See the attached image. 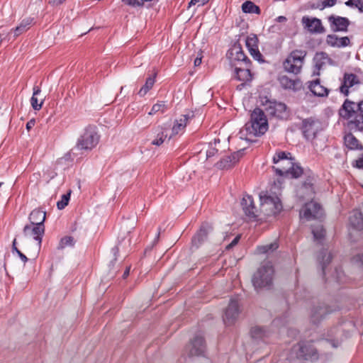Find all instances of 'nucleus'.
Here are the masks:
<instances>
[{
    "label": "nucleus",
    "mask_w": 363,
    "mask_h": 363,
    "mask_svg": "<svg viewBox=\"0 0 363 363\" xmlns=\"http://www.w3.org/2000/svg\"><path fill=\"white\" fill-rule=\"evenodd\" d=\"M267 130L268 123L264 111L256 108L250 115V121L240 130V138L245 137L246 140L253 141L252 137H260Z\"/></svg>",
    "instance_id": "f257e3e1"
},
{
    "label": "nucleus",
    "mask_w": 363,
    "mask_h": 363,
    "mask_svg": "<svg viewBox=\"0 0 363 363\" xmlns=\"http://www.w3.org/2000/svg\"><path fill=\"white\" fill-rule=\"evenodd\" d=\"M273 162L275 166L273 169L277 175L289 177L298 178L303 173V168L294 162L291 157V153L283 151L276 152L273 157Z\"/></svg>",
    "instance_id": "f03ea898"
},
{
    "label": "nucleus",
    "mask_w": 363,
    "mask_h": 363,
    "mask_svg": "<svg viewBox=\"0 0 363 363\" xmlns=\"http://www.w3.org/2000/svg\"><path fill=\"white\" fill-rule=\"evenodd\" d=\"M274 270L270 263L262 265L252 277V284L256 290L269 289L273 285Z\"/></svg>",
    "instance_id": "7ed1b4c3"
},
{
    "label": "nucleus",
    "mask_w": 363,
    "mask_h": 363,
    "mask_svg": "<svg viewBox=\"0 0 363 363\" xmlns=\"http://www.w3.org/2000/svg\"><path fill=\"white\" fill-rule=\"evenodd\" d=\"M260 211L267 216L277 215L282 210V204L277 196H272L268 192L259 194Z\"/></svg>",
    "instance_id": "20e7f679"
},
{
    "label": "nucleus",
    "mask_w": 363,
    "mask_h": 363,
    "mask_svg": "<svg viewBox=\"0 0 363 363\" xmlns=\"http://www.w3.org/2000/svg\"><path fill=\"white\" fill-rule=\"evenodd\" d=\"M306 54V51L303 50H293L283 62L284 70L294 74L300 73Z\"/></svg>",
    "instance_id": "39448f33"
},
{
    "label": "nucleus",
    "mask_w": 363,
    "mask_h": 363,
    "mask_svg": "<svg viewBox=\"0 0 363 363\" xmlns=\"http://www.w3.org/2000/svg\"><path fill=\"white\" fill-rule=\"evenodd\" d=\"M99 140V135L97 134L96 128L89 125L79 138L77 146L82 150H91L98 144Z\"/></svg>",
    "instance_id": "423d86ee"
},
{
    "label": "nucleus",
    "mask_w": 363,
    "mask_h": 363,
    "mask_svg": "<svg viewBox=\"0 0 363 363\" xmlns=\"http://www.w3.org/2000/svg\"><path fill=\"white\" fill-rule=\"evenodd\" d=\"M301 129L305 138L308 140H313L323 129V126L320 120L308 118L303 120Z\"/></svg>",
    "instance_id": "0eeeda50"
},
{
    "label": "nucleus",
    "mask_w": 363,
    "mask_h": 363,
    "mask_svg": "<svg viewBox=\"0 0 363 363\" xmlns=\"http://www.w3.org/2000/svg\"><path fill=\"white\" fill-rule=\"evenodd\" d=\"M293 351L298 359L312 361L318 357L317 350L310 342H300L294 346Z\"/></svg>",
    "instance_id": "6e6552de"
},
{
    "label": "nucleus",
    "mask_w": 363,
    "mask_h": 363,
    "mask_svg": "<svg viewBox=\"0 0 363 363\" xmlns=\"http://www.w3.org/2000/svg\"><path fill=\"white\" fill-rule=\"evenodd\" d=\"M206 350V342L203 336L196 335L186 346L184 352L190 357L203 356Z\"/></svg>",
    "instance_id": "1a4fd4ad"
},
{
    "label": "nucleus",
    "mask_w": 363,
    "mask_h": 363,
    "mask_svg": "<svg viewBox=\"0 0 363 363\" xmlns=\"http://www.w3.org/2000/svg\"><path fill=\"white\" fill-rule=\"evenodd\" d=\"M323 215V211L320 205L316 202L311 201L300 211L301 218H305L306 220L320 219Z\"/></svg>",
    "instance_id": "9d476101"
},
{
    "label": "nucleus",
    "mask_w": 363,
    "mask_h": 363,
    "mask_svg": "<svg viewBox=\"0 0 363 363\" xmlns=\"http://www.w3.org/2000/svg\"><path fill=\"white\" fill-rule=\"evenodd\" d=\"M265 111L269 116L283 118L286 116V106L277 101H267Z\"/></svg>",
    "instance_id": "9b49d317"
},
{
    "label": "nucleus",
    "mask_w": 363,
    "mask_h": 363,
    "mask_svg": "<svg viewBox=\"0 0 363 363\" xmlns=\"http://www.w3.org/2000/svg\"><path fill=\"white\" fill-rule=\"evenodd\" d=\"M301 23L304 28L311 33H323L325 32V28L319 18L305 16L302 17Z\"/></svg>",
    "instance_id": "f8f14e48"
},
{
    "label": "nucleus",
    "mask_w": 363,
    "mask_h": 363,
    "mask_svg": "<svg viewBox=\"0 0 363 363\" xmlns=\"http://www.w3.org/2000/svg\"><path fill=\"white\" fill-rule=\"evenodd\" d=\"M239 304L237 300L231 299L223 317L225 325H230L235 323L238 317Z\"/></svg>",
    "instance_id": "ddd939ff"
},
{
    "label": "nucleus",
    "mask_w": 363,
    "mask_h": 363,
    "mask_svg": "<svg viewBox=\"0 0 363 363\" xmlns=\"http://www.w3.org/2000/svg\"><path fill=\"white\" fill-rule=\"evenodd\" d=\"M45 233L44 225H27L23 228V234L26 237L30 238H33L38 242V248L40 247L42 242V238Z\"/></svg>",
    "instance_id": "4468645a"
},
{
    "label": "nucleus",
    "mask_w": 363,
    "mask_h": 363,
    "mask_svg": "<svg viewBox=\"0 0 363 363\" xmlns=\"http://www.w3.org/2000/svg\"><path fill=\"white\" fill-rule=\"evenodd\" d=\"M331 312L332 310L325 303H318L311 309V321L315 324L318 323Z\"/></svg>",
    "instance_id": "2eb2a0df"
},
{
    "label": "nucleus",
    "mask_w": 363,
    "mask_h": 363,
    "mask_svg": "<svg viewBox=\"0 0 363 363\" xmlns=\"http://www.w3.org/2000/svg\"><path fill=\"white\" fill-rule=\"evenodd\" d=\"M241 206L245 216L249 218H256L258 216L257 210L254 205L253 199L251 196L246 195L243 196Z\"/></svg>",
    "instance_id": "dca6fc26"
},
{
    "label": "nucleus",
    "mask_w": 363,
    "mask_h": 363,
    "mask_svg": "<svg viewBox=\"0 0 363 363\" xmlns=\"http://www.w3.org/2000/svg\"><path fill=\"white\" fill-rule=\"evenodd\" d=\"M212 230L211 225L204 223L201 225L198 233L193 237L192 246L198 248L207 238L208 233Z\"/></svg>",
    "instance_id": "f3484780"
},
{
    "label": "nucleus",
    "mask_w": 363,
    "mask_h": 363,
    "mask_svg": "<svg viewBox=\"0 0 363 363\" xmlns=\"http://www.w3.org/2000/svg\"><path fill=\"white\" fill-rule=\"evenodd\" d=\"M358 110L359 112L348 122L347 126L351 130L363 131V101L358 104Z\"/></svg>",
    "instance_id": "a211bd4d"
},
{
    "label": "nucleus",
    "mask_w": 363,
    "mask_h": 363,
    "mask_svg": "<svg viewBox=\"0 0 363 363\" xmlns=\"http://www.w3.org/2000/svg\"><path fill=\"white\" fill-rule=\"evenodd\" d=\"M328 21L333 31H346L350 24L349 20L345 17L330 16Z\"/></svg>",
    "instance_id": "6ab92c4d"
},
{
    "label": "nucleus",
    "mask_w": 363,
    "mask_h": 363,
    "mask_svg": "<svg viewBox=\"0 0 363 363\" xmlns=\"http://www.w3.org/2000/svg\"><path fill=\"white\" fill-rule=\"evenodd\" d=\"M242 151L235 152L230 155L222 158L218 163L220 169H228L235 165L242 156Z\"/></svg>",
    "instance_id": "aec40b11"
},
{
    "label": "nucleus",
    "mask_w": 363,
    "mask_h": 363,
    "mask_svg": "<svg viewBox=\"0 0 363 363\" xmlns=\"http://www.w3.org/2000/svg\"><path fill=\"white\" fill-rule=\"evenodd\" d=\"M359 83V81L357 75L352 73H345L344 74L342 84L340 87V91L345 96H347L349 94V88Z\"/></svg>",
    "instance_id": "412c9836"
},
{
    "label": "nucleus",
    "mask_w": 363,
    "mask_h": 363,
    "mask_svg": "<svg viewBox=\"0 0 363 363\" xmlns=\"http://www.w3.org/2000/svg\"><path fill=\"white\" fill-rule=\"evenodd\" d=\"M278 80L281 86L285 89L296 91L302 87V83L298 79H292L286 75H282L279 77Z\"/></svg>",
    "instance_id": "4be33fe9"
},
{
    "label": "nucleus",
    "mask_w": 363,
    "mask_h": 363,
    "mask_svg": "<svg viewBox=\"0 0 363 363\" xmlns=\"http://www.w3.org/2000/svg\"><path fill=\"white\" fill-rule=\"evenodd\" d=\"M325 340L330 342L333 347H337L342 340V331L338 326H335L328 330Z\"/></svg>",
    "instance_id": "5701e85b"
},
{
    "label": "nucleus",
    "mask_w": 363,
    "mask_h": 363,
    "mask_svg": "<svg viewBox=\"0 0 363 363\" xmlns=\"http://www.w3.org/2000/svg\"><path fill=\"white\" fill-rule=\"evenodd\" d=\"M356 109H358V104L346 100L342 107L340 109V116L344 118L349 119L352 118L353 115H357Z\"/></svg>",
    "instance_id": "b1692460"
},
{
    "label": "nucleus",
    "mask_w": 363,
    "mask_h": 363,
    "mask_svg": "<svg viewBox=\"0 0 363 363\" xmlns=\"http://www.w3.org/2000/svg\"><path fill=\"white\" fill-rule=\"evenodd\" d=\"M228 55L233 60H237L245 64H250V61L242 52L240 45H235L229 51Z\"/></svg>",
    "instance_id": "393cba45"
},
{
    "label": "nucleus",
    "mask_w": 363,
    "mask_h": 363,
    "mask_svg": "<svg viewBox=\"0 0 363 363\" xmlns=\"http://www.w3.org/2000/svg\"><path fill=\"white\" fill-rule=\"evenodd\" d=\"M330 61V57L328 54L323 52H317L313 58V62L315 63V67L317 70L314 74L319 75L320 70Z\"/></svg>",
    "instance_id": "a878e982"
},
{
    "label": "nucleus",
    "mask_w": 363,
    "mask_h": 363,
    "mask_svg": "<svg viewBox=\"0 0 363 363\" xmlns=\"http://www.w3.org/2000/svg\"><path fill=\"white\" fill-rule=\"evenodd\" d=\"M46 213L45 211L38 208L34 209L29 216V220L30 224L33 225H44L45 220Z\"/></svg>",
    "instance_id": "bb28decb"
},
{
    "label": "nucleus",
    "mask_w": 363,
    "mask_h": 363,
    "mask_svg": "<svg viewBox=\"0 0 363 363\" xmlns=\"http://www.w3.org/2000/svg\"><path fill=\"white\" fill-rule=\"evenodd\" d=\"M244 67H235V75L237 79L242 82H248L252 79V74L249 64H245Z\"/></svg>",
    "instance_id": "cd10ccee"
},
{
    "label": "nucleus",
    "mask_w": 363,
    "mask_h": 363,
    "mask_svg": "<svg viewBox=\"0 0 363 363\" xmlns=\"http://www.w3.org/2000/svg\"><path fill=\"white\" fill-rule=\"evenodd\" d=\"M309 89L314 95L321 97L328 96L329 92L326 87L320 84V79H318L311 82Z\"/></svg>",
    "instance_id": "c85d7f7f"
},
{
    "label": "nucleus",
    "mask_w": 363,
    "mask_h": 363,
    "mask_svg": "<svg viewBox=\"0 0 363 363\" xmlns=\"http://www.w3.org/2000/svg\"><path fill=\"white\" fill-rule=\"evenodd\" d=\"M350 43L348 37L338 38L335 35H328L327 43L333 47L342 48L347 46Z\"/></svg>",
    "instance_id": "c756f323"
},
{
    "label": "nucleus",
    "mask_w": 363,
    "mask_h": 363,
    "mask_svg": "<svg viewBox=\"0 0 363 363\" xmlns=\"http://www.w3.org/2000/svg\"><path fill=\"white\" fill-rule=\"evenodd\" d=\"M349 219L350 224L353 228L357 230H363V216L361 212L358 211H352Z\"/></svg>",
    "instance_id": "7c9ffc66"
},
{
    "label": "nucleus",
    "mask_w": 363,
    "mask_h": 363,
    "mask_svg": "<svg viewBox=\"0 0 363 363\" xmlns=\"http://www.w3.org/2000/svg\"><path fill=\"white\" fill-rule=\"evenodd\" d=\"M189 118H190V116L189 115H183L179 120H177L175 121V123L172 128L173 135H177L181 130L184 129Z\"/></svg>",
    "instance_id": "2f4dec72"
},
{
    "label": "nucleus",
    "mask_w": 363,
    "mask_h": 363,
    "mask_svg": "<svg viewBox=\"0 0 363 363\" xmlns=\"http://www.w3.org/2000/svg\"><path fill=\"white\" fill-rule=\"evenodd\" d=\"M33 20L30 18L23 19L20 25L13 30V38H16L25 31H26L30 26Z\"/></svg>",
    "instance_id": "473e14b6"
},
{
    "label": "nucleus",
    "mask_w": 363,
    "mask_h": 363,
    "mask_svg": "<svg viewBox=\"0 0 363 363\" xmlns=\"http://www.w3.org/2000/svg\"><path fill=\"white\" fill-rule=\"evenodd\" d=\"M333 259V256L330 252L327 250H322L320 252V256L318 257L319 262L322 266V270L324 275H325V268L327 264H330Z\"/></svg>",
    "instance_id": "72a5a7b5"
},
{
    "label": "nucleus",
    "mask_w": 363,
    "mask_h": 363,
    "mask_svg": "<svg viewBox=\"0 0 363 363\" xmlns=\"http://www.w3.org/2000/svg\"><path fill=\"white\" fill-rule=\"evenodd\" d=\"M41 90L38 86L33 87V94L30 99V104L34 110L38 111L42 108V106L44 102V99L40 100V102L38 103V99L37 96L40 93Z\"/></svg>",
    "instance_id": "f704fd0d"
},
{
    "label": "nucleus",
    "mask_w": 363,
    "mask_h": 363,
    "mask_svg": "<svg viewBox=\"0 0 363 363\" xmlns=\"http://www.w3.org/2000/svg\"><path fill=\"white\" fill-rule=\"evenodd\" d=\"M344 140L345 145L351 150L359 149L362 147L359 140L352 133L347 134Z\"/></svg>",
    "instance_id": "c9c22d12"
},
{
    "label": "nucleus",
    "mask_w": 363,
    "mask_h": 363,
    "mask_svg": "<svg viewBox=\"0 0 363 363\" xmlns=\"http://www.w3.org/2000/svg\"><path fill=\"white\" fill-rule=\"evenodd\" d=\"M156 74L157 73L155 72L152 76L146 79L145 85L138 91V94L140 96H145L152 88L155 82Z\"/></svg>",
    "instance_id": "e433bc0d"
},
{
    "label": "nucleus",
    "mask_w": 363,
    "mask_h": 363,
    "mask_svg": "<svg viewBox=\"0 0 363 363\" xmlns=\"http://www.w3.org/2000/svg\"><path fill=\"white\" fill-rule=\"evenodd\" d=\"M242 10L247 13H260V9L251 1H247L242 5Z\"/></svg>",
    "instance_id": "4c0bfd02"
},
{
    "label": "nucleus",
    "mask_w": 363,
    "mask_h": 363,
    "mask_svg": "<svg viewBox=\"0 0 363 363\" xmlns=\"http://www.w3.org/2000/svg\"><path fill=\"white\" fill-rule=\"evenodd\" d=\"M251 335L255 339L262 338L267 335L266 330L259 326L253 327L250 331Z\"/></svg>",
    "instance_id": "58836bf2"
},
{
    "label": "nucleus",
    "mask_w": 363,
    "mask_h": 363,
    "mask_svg": "<svg viewBox=\"0 0 363 363\" xmlns=\"http://www.w3.org/2000/svg\"><path fill=\"white\" fill-rule=\"evenodd\" d=\"M312 233L315 240H320L324 238L325 231L322 225H318L313 227Z\"/></svg>",
    "instance_id": "ea45409f"
},
{
    "label": "nucleus",
    "mask_w": 363,
    "mask_h": 363,
    "mask_svg": "<svg viewBox=\"0 0 363 363\" xmlns=\"http://www.w3.org/2000/svg\"><path fill=\"white\" fill-rule=\"evenodd\" d=\"M75 241L71 236H65L60 240L58 249H63L66 247H72L74 245Z\"/></svg>",
    "instance_id": "a19ab883"
},
{
    "label": "nucleus",
    "mask_w": 363,
    "mask_h": 363,
    "mask_svg": "<svg viewBox=\"0 0 363 363\" xmlns=\"http://www.w3.org/2000/svg\"><path fill=\"white\" fill-rule=\"evenodd\" d=\"M278 248V244L277 242H272L269 245L259 246L257 247L259 253H268L273 252Z\"/></svg>",
    "instance_id": "79ce46f5"
},
{
    "label": "nucleus",
    "mask_w": 363,
    "mask_h": 363,
    "mask_svg": "<svg viewBox=\"0 0 363 363\" xmlns=\"http://www.w3.org/2000/svg\"><path fill=\"white\" fill-rule=\"evenodd\" d=\"M166 109V105L164 102L161 101L154 104L152 107L151 111L148 113L149 115H153L158 112L163 113Z\"/></svg>",
    "instance_id": "37998d69"
},
{
    "label": "nucleus",
    "mask_w": 363,
    "mask_h": 363,
    "mask_svg": "<svg viewBox=\"0 0 363 363\" xmlns=\"http://www.w3.org/2000/svg\"><path fill=\"white\" fill-rule=\"evenodd\" d=\"M71 191H69L67 194H63L62 196L61 200L57 203V208L62 210L67 206L69 200L70 199Z\"/></svg>",
    "instance_id": "c03bdc74"
},
{
    "label": "nucleus",
    "mask_w": 363,
    "mask_h": 363,
    "mask_svg": "<svg viewBox=\"0 0 363 363\" xmlns=\"http://www.w3.org/2000/svg\"><path fill=\"white\" fill-rule=\"evenodd\" d=\"M258 39L255 35H250L246 39V45L249 49L257 48Z\"/></svg>",
    "instance_id": "a18cd8bd"
},
{
    "label": "nucleus",
    "mask_w": 363,
    "mask_h": 363,
    "mask_svg": "<svg viewBox=\"0 0 363 363\" xmlns=\"http://www.w3.org/2000/svg\"><path fill=\"white\" fill-rule=\"evenodd\" d=\"M347 6L357 8L360 11H363V1L362 0H348Z\"/></svg>",
    "instance_id": "49530a36"
},
{
    "label": "nucleus",
    "mask_w": 363,
    "mask_h": 363,
    "mask_svg": "<svg viewBox=\"0 0 363 363\" xmlns=\"http://www.w3.org/2000/svg\"><path fill=\"white\" fill-rule=\"evenodd\" d=\"M166 138L167 135L164 134L163 131H161L157 133V138L152 141V144L154 145L160 146L164 143Z\"/></svg>",
    "instance_id": "de8ad7c7"
},
{
    "label": "nucleus",
    "mask_w": 363,
    "mask_h": 363,
    "mask_svg": "<svg viewBox=\"0 0 363 363\" xmlns=\"http://www.w3.org/2000/svg\"><path fill=\"white\" fill-rule=\"evenodd\" d=\"M313 181L314 178L313 177L308 176L307 179L303 183V186L312 193H313Z\"/></svg>",
    "instance_id": "09e8293b"
},
{
    "label": "nucleus",
    "mask_w": 363,
    "mask_h": 363,
    "mask_svg": "<svg viewBox=\"0 0 363 363\" xmlns=\"http://www.w3.org/2000/svg\"><path fill=\"white\" fill-rule=\"evenodd\" d=\"M249 51L251 55L254 57L255 60L257 61H263L262 57V55L258 50V47L249 49Z\"/></svg>",
    "instance_id": "8fccbe9b"
},
{
    "label": "nucleus",
    "mask_w": 363,
    "mask_h": 363,
    "mask_svg": "<svg viewBox=\"0 0 363 363\" xmlns=\"http://www.w3.org/2000/svg\"><path fill=\"white\" fill-rule=\"evenodd\" d=\"M337 0H324L322 3L323 7L324 9L325 7L333 6L336 4Z\"/></svg>",
    "instance_id": "3c124183"
},
{
    "label": "nucleus",
    "mask_w": 363,
    "mask_h": 363,
    "mask_svg": "<svg viewBox=\"0 0 363 363\" xmlns=\"http://www.w3.org/2000/svg\"><path fill=\"white\" fill-rule=\"evenodd\" d=\"M240 235L236 236L233 239V240L229 245H227L226 249L229 250V249L232 248L233 247H234L235 245H236L240 240Z\"/></svg>",
    "instance_id": "603ef678"
},
{
    "label": "nucleus",
    "mask_w": 363,
    "mask_h": 363,
    "mask_svg": "<svg viewBox=\"0 0 363 363\" xmlns=\"http://www.w3.org/2000/svg\"><path fill=\"white\" fill-rule=\"evenodd\" d=\"M217 150L215 147H211L207 151H206V156L207 157H213L216 152Z\"/></svg>",
    "instance_id": "864d4df0"
},
{
    "label": "nucleus",
    "mask_w": 363,
    "mask_h": 363,
    "mask_svg": "<svg viewBox=\"0 0 363 363\" xmlns=\"http://www.w3.org/2000/svg\"><path fill=\"white\" fill-rule=\"evenodd\" d=\"M335 274H336V277L335 279L336 281H337V282L341 281V277L343 274V272H342V270L336 268Z\"/></svg>",
    "instance_id": "5fc2aeb1"
},
{
    "label": "nucleus",
    "mask_w": 363,
    "mask_h": 363,
    "mask_svg": "<svg viewBox=\"0 0 363 363\" xmlns=\"http://www.w3.org/2000/svg\"><path fill=\"white\" fill-rule=\"evenodd\" d=\"M66 0H50L49 1V4H51L52 6H59L62 4H63Z\"/></svg>",
    "instance_id": "6e6d98bb"
},
{
    "label": "nucleus",
    "mask_w": 363,
    "mask_h": 363,
    "mask_svg": "<svg viewBox=\"0 0 363 363\" xmlns=\"http://www.w3.org/2000/svg\"><path fill=\"white\" fill-rule=\"evenodd\" d=\"M356 167L358 168H362L363 167V155L362 157H359L356 161Z\"/></svg>",
    "instance_id": "4d7b16f0"
},
{
    "label": "nucleus",
    "mask_w": 363,
    "mask_h": 363,
    "mask_svg": "<svg viewBox=\"0 0 363 363\" xmlns=\"http://www.w3.org/2000/svg\"><path fill=\"white\" fill-rule=\"evenodd\" d=\"M16 253L18 255L19 257L24 263L28 261L27 257L24 254H23L20 250H17Z\"/></svg>",
    "instance_id": "13d9d810"
},
{
    "label": "nucleus",
    "mask_w": 363,
    "mask_h": 363,
    "mask_svg": "<svg viewBox=\"0 0 363 363\" xmlns=\"http://www.w3.org/2000/svg\"><path fill=\"white\" fill-rule=\"evenodd\" d=\"M35 121L34 120H30L29 121L27 124H26V128L28 130H30L31 129L34 125H35Z\"/></svg>",
    "instance_id": "bf43d9fd"
},
{
    "label": "nucleus",
    "mask_w": 363,
    "mask_h": 363,
    "mask_svg": "<svg viewBox=\"0 0 363 363\" xmlns=\"http://www.w3.org/2000/svg\"><path fill=\"white\" fill-rule=\"evenodd\" d=\"M130 267H127L125 269V272H123V279H126L128 277L129 273H130Z\"/></svg>",
    "instance_id": "052dcab7"
},
{
    "label": "nucleus",
    "mask_w": 363,
    "mask_h": 363,
    "mask_svg": "<svg viewBox=\"0 0 363 363\" xmlns=\"http://www.w3.org/2000/svg\"><path fill=\"white\" fill-rule=\"evenodd\" d=\"M201 63V57H196L195 60H194V65L196 67L197 66H199Z\"/></svg>",
    "instance_id": "680f3d73"
},
{
    "label": "nucleus",
    "mask_w": 363,
    "mask_h": 363,
    "mask_svg": "<svg viewBox=\"0 0 363 363\" xmlns=\"http://www.w3.org/2000/svg\"><path fill=\"white\" fill-rule=\"evenodd\" d=\"M286 21V18L285 16H279L277 18V22H279V23H282V22H284Z\"/></svg>",
    "instance_id": "e2e57ef3"
},
{
    "label": "nucleus",
    "mask_w": 363,
    "mask_h": 363,
    "mask_svg": "<svg viewBox=\"0 0 363 363\" xmlns=\"http://www.w3.org/2000/svg\"><path fill=\"white\" fill-rule=\"evenodd\" d=\"M12 250L17 252V250H19L16 247V240L14 239L12 244Z\"/></svg>",
    "instance_id": "0e129e2a"
},
{
    "label": "nucleus",
    "mask_w": 363,
    "mask_h": 363,
    "mask_svg": "<svg viewBox=\"0 0 363 363\" xmlns=\"http://www.w3.org/2000/svg\"><path fill=\"white\" fill-rule=\"evenodd\" d=\"M112 251L114 254V255H116V254L118 252V247H115L112 249Z\"/></svg>",
    "instance_id": "69168bd1"
},
{
    "label": "nucleus",
    "mask_w": 363,
    "mask_h": 363,
    "mask_svg": "<svg viewBox=\"0 0 363 363\" xmlns=\"http://www.w3.org/2000/svg\"><path fill=\"white\" fill-rule=\"evenodd\" d=\"M199 2V0H191L189 2V6H191L192 4H195L196 3Z\"/></svg>",
    "instance_id": "338daca9"
},
{
    "label": "nucleus",
    "mask_w": 363,
    "mask_h": 363,
    "mask_svg": "<svg viewBox=\"0 0 363 363\" xmlns=\"http://www.w3.org/2000/svg\"><path fill=\"white\" fill-rule=\"evenodd\" d=\"M209 0H202V3L201 4L203 5L205 4L206 3H207Z\"/></svg>",
    "instance_id": "774afa93"
}]
</instances>
